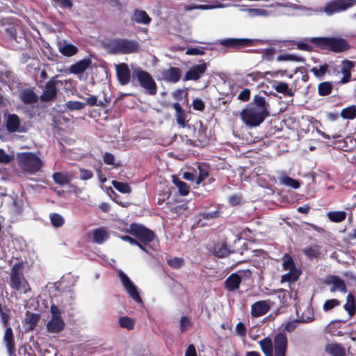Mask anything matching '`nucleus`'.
Segmentation results:
<instances>
[{"instance_id": "27", "label": "nucleus", "mask_w": 356, "mask_h": 356, "mask_svg": "<svg viewBox=\"0 0 356 356\" xmlns=\"http://www.w3.org/2000/svg\"><path fill=\"white\" fill-rule=\"evenodd\" d=\"M21 122L16 114L8 115L6 120V129L10 133H14L19 131Z\"/></svg>"}, {"instance_id": "38", "label": "nucleus", "mask_w": 356, "mask_h": 356, "mask_svg": "<svg viewBox=\"0 0 356 356\" xmlns=\"http://www.w3.org/2000/svg\"><path fill=\"white\" fill-rule=\"evenodd\" d=\"M276 92L286 95L289 97H293L294 93L291 88H289V84L284 82H279L275 87Z\"/></svg>"}, {"instance_id": "4", "label": "nucleus", "mask_w": 356, "mask_h": 356, "mask_svg": "<svg viewBox=\"0 0 356 356\" xmlns=\"http://www.w3.org/2000/svg\"><path fill=\"white\" fill-rule=\"evenodd\" d=\"M23 268L24 264L22 262L16 263L12 266L9 286L15 291L26 293L31 291V287L22 273Z\"/></svg>"}, {"instance_id": "42", "label": "nucleus", "mask_w": 356, "mask_h": 356, "mask_svg": "<svg viewBox=\"0 0 356 356\" xmlns=\"http://www.w3.org/2000/svg\"><path fill=\"white\" fill-rule=\"evenodd\" d=\"M283 268L285 270H291L298 268L296 266L295 262L291 256L288 254H284L283 257Z\"/></svg>"}, {"instance_id": "13", "label": "nucleus", "mask_w": 356, "mask_h": 356, "mask_svg": "<svg viewBox=\"0 0 356 356\" xmlns=\"http://www.w3.org/2000/svg\"><path fill=\"white\" fill-rule=\"evenodd\" d=\"M334 337V321H331L328 325L325 327L322 334L321 339L327 343L325 346V351L334 356V343L332 339Z\"/></svg>"}, {"instance_id": "62", "label": "nucleus", "mask_w": 356, "mask_h": 356, "mask_svg": "<svg viewBox=\"0 0 356 356\" xmlns=\"http://www.w3.org/2000/svg\"><path fill=\"white\" fill-rule=\"evenodd\" d=\"M201 216L205 220H211L218 218L219 216V212L218 211H214L212 212H203Z\"/></svg>"}, {"instance_id": "52", "label": "nucleus", "mask_w": 356, "mask_h": 356, "mask_svg": "<svg viewBox=\"0 0 356 356\" xmlns=\"http://www.w3.org/2000/svg\"><path fill=\"white\" fill-rule=\"evenodd\" d=\"M275 51L276 50L273 47L263 49L261 51L263 59L266 60L268 61H272L273 60Z\"/></svg>"}, {"instance_id": "46", "label": "nucleus", "mask_w": 356, "mask_h": 356, "mask_svg": "<svg viewBox=\"0 0 356 356\" xmlns=\"http://www.w3.org/2000/svg\"><path fill=\"white\" fill-rule=\"evenodd\" d=\"M328 65L325 63L323 65H320L319 67H314L310 71L316 76V77H323L325 76L326 72L328 70Z\"/></svg>"}, {"instance_id": "55", "label": "nucleus", "mask_w": 356, "mask_h": 356, "mask_svg": "<svg viewBox=\"0 0 356 356\" xmlns=\"http://www.w3.org/2000/svg\"><path fill=\"white\" fill-rule=\"evenodd\" d=\"M192 105L193 109L198 111H203L205 108L204 102L200 98L193 99Z\"/></svg>"}, {"instance_id": "50", "label": "nucleus", "mask_w": 356, "mask_h": 356, "mask_svg": "<svg viewBox=\"0 0 356 356\" xmlns=\"http://www.w3.org/2000/svg\"><path fill=\"white\" fill-rule=\"evenodd\" d=\"M318 93L321 96L329 95L332 91V85L329 82H323L318 85Z\"/></svg>"}, {"instance_id": "45", "label": "nucleus", "mask_w": 356, "mask_h": 356, "mask_svg": "<svg viewBox=\"0 0 356 356\" xmlns=\"http://www.w3.org/2000/svg\"><path fill=\"white\" fill-rule=\"evenodd\" d=\"M348 48L349 44L346 40L335 37V52H341Z\"/></svg>"}, {"instance_id": "26", "label": "nucleus", "mask_w": 356, "mask_h": 356, "mask_svg": "<svg viewBox=\"0 0 356 356\" xmlns=\"http://www.w3.org/2000/svg\"><path fill=\"white\" fill-rule=\"evenodd\" d=\"M197 170L198 172L197 175L196 174L197 179H195V184L198 185L209 177L210 167L209 164L206 163H198Z\"/></svg>"}, {"instance_id": "63", "label": "nucleus", "mask_w": 356, "mask_h": 356, "mask_svg": "<svg viewBox=\"0 0 356 356\" xmlns=\"http://www.w3.org/2000/svg\"><path fill=\"white\" fill-rule=\"evenodd\" d=\"M337 290L342 293H346L344 283L339 278L335 276V291Z\"/></svg>"}, {"instance_id": "5", "label": "nucleus", "mask_w": 356, "mask_h": 356, "mask_svg": "<svg viewBox=\"0 0 356 356\" xmlns=\"http://www.w3.org/2000/svg\"><path fill=\"white\" fill-rule=\"evenodd\" d=\"M110 47L113 54H130L139 51L140 44L134 40L118 38L112 41Z\"/></svg>"}, {"instance_id": "16", "label": "nucleus", "mask_w": 356, "mask_h": 356, "mask_svg": "<svg viewBox=\"0 0 356 356\" xmlns=\"http://www.w3.org/2000/svg\"><path fill=\"white\" fill-rule=\"evenodd\" d=\"M269 300H259L251 307V315L252 317H259L265 315L270 310Z\"/></svg>"}, {"instance_id": "2", "label": "nucleus", "mask_w": 356, "mask_h": 356, "mask_svg": "<svg viewBox=\"0 0 356 356\" xmlns=\"http://www.w3.org/2000/svg\"><path fill=\"white\" fill-rule=\"evenodd\" d=\"M265 356H286L288 339L284 330L276 333L273 339L266 337L259 341Z\"/></svg>"}, {"instance_id": "11", "label": "nucleus", "mask_w": 356, "mask_h": 356, "mask_svg": "<svg viewBox=\"0 0 356 356\" xmlns=\"http://www.w3.org/2000/svg\"><path fill=\"white\" fill-rule=\"evenodd\" d=\"M305 40L322 51H334V37H313Z\"/></svg>"}, {"instance_id": "25", "label": "nucleus", "mask_w": 356, "mask_h": 356, "mask_svg": "<svg viewBox=\"0 0 356 356\" xmlns=\"http://www.w3.org/2000/svg\"><path fill=\"white\" fill-rule=\"evenodd\" d=\"M92 60L90 58H84L70 67V72L74 74L83 73L91 65Z\"/></svg>"}, {"instance_id": "54", "label": "nucleus", "mask_w": 356, "mask_h": 356, "mask_svg": "<svg viewBox=\"0 0 356 356\" xmlns=\"http://www.w3.org/2000/svg\"><path fill=\"white\" fill-rule=\"evenodd\" d=\"M10 310L8 309H6V312H4L2 309L1 306L0 305V316L1 321L3 324V326L6 327H10L9 321H10V314H9Z\"/></svg>"}, {"instance_id": "19", "label": "nucleus", "mask_w": 356, "mask_h": 356, "mask_svg": "<svg viewBox=\"0 0 356 356\" xmlns=\"http://www.w3.org/2000/svg\"><path fill=\"white\" fill-rule=\"evenodd\" d=\"M40 319V315L39 314L27 311L25 314L24 318V326L26 327V331H33L35 328Z\"/></svg>"}, {"instance_id": "48", "label": "nucleus", "mask_w": 356, "mask_h": 356, "mask_svg": "<svg viewBox=\"0 0 356 356\" xmlns=\"http://www.w3.org/2000/svg\"><path fill=\"white\" fill-rule=\"evenodd\" d=\"M54 181L60 185H65L70 182V180L66 175L61 172H55L53 174Z\"/></svg>"}, {"instance_id": "36", "label": "nucleus", "mask_w": 356, "mask_h": 356, "mask_svg": "<svg viewBox=\"0 0 356 356\" xmlns=\"http://www.w3.org/2000/svg\"><path fill=\"white\" fill-rule=\"evenodd\" d=\"M356 3V0H335V12L343 11Z\"/></svg>"}, {"instance_id": "3", "label": "nucleus", "mask_w": 356, "mask_h": 356, "mask_svg": "<svg viewBox=\"0 0 356 356\" xmlns=\"http://www.w3.org/2000/svg\"><path fill=\"white\" fill-rule=\"evenodd\" d=\"M17 161L20 169L31 175L39 172L43 165L40 158L35 154L30 152L18 153Z\"/></svg>"}, {"instance_id": "37", "label": "nucleus", "mask_w": 356, "mask_h": 356, "mask_svg": "<svg viewBox=\"0 0 356 356\" xmlns=\"http://www.w3.org/2000/svg\"><path fill=\"white\" fill-rule=\"evenodd\" d=\"M172 182L178 188L179 193L181 195L185 196L189 193L190 187L186 183L175 177H173Z\"/></svg>"}, {"instance_id": "31", "label": "nucleus", "mask_w": 356, "mask_h": 356, "mask_svg": "<svg viewBox=\"0 0 356 356\" xmlns=\"http://www.w3.org/2000/svg\"><path fill=\"white\" fill-rule=\"evenodd\" d=\"M284 46H289V45H297V49L307 51V52H312V51H317L314 49V47L306 42H304L303 41L297 42L294 40H286L283 41Z\"/></svg>"}, {"instance_id": "6", "label": "nucleus", "mask_w": 356, "mask_h": 356, "mask_svg": "<svg viewBox=\"0 0 356 356\" xmlns=\"http://www.w3.org/2000/svg\"><path fill=\"white\" fill-rule=\"evenodd\" d=\"M125 232L134 236L138 239V241H141L144 244H149L156 237L153 231L138 223H131L129 229H126Z\"/></svg>"}, {"instance_id": "53", "label": "nucleus", "mask_w": 356, "mask_h": 356, "mask_svg": "<svg viewBox=\"0 0 356 356\" xmlns=\"http://www.w3.org/2000/svg\"><path fill=\"white\" fill-rule=\"evenodd\" d=\"M204 49L205 47H190L186 49V54L189 56L204 55Z\"/></svg>"}, {"instance_id": "22", "label": "nucleus", "mask_w": 356, "mask_h": 356, "mask_svg": "<svg viewBox=\"0 0 356 356\" xmlns=\"http://www.w3.org/2000/svg\"><path fill=\"white\" fill-rule=\"evenodd\" d=\"M241 282V276L238 273L231 274L225 281V287L229 291L237 290Z\"/></svg>"}, {"instance_id": "44", "label": "nucleus", "mask_w": 356, "mask_h": 356, "mask_svg": "<svg viewBox=\"0 0 356 356\" xmlns=\"http://www.w3.org/2000/svg\"><path fill=\"white\" fill-rule=\"evenodd\" d=\"M112 184L117 191L122 193H129L131 191V187L127 183L113 181Z\"/></svg>"}, {"instance_id": "12", "label": "nucleus", "mask_w": 356, "mask_h": 356, "mask_svg": "<svg viewBox=\"0 0 356 356\" xmlns=\"http://www.w3.org/2000/svg\"><path fill=\"white\" fill-rule=\"evenodd\" d=\"M207 69V64L201 60V63L197 65H193L185 74L183 80L187 81H197L206 72Z\"/></svg>"}, {"instance_id": "24", "label": "nucleus", "mask_w": 356, "mask_h": 356, "mask_svg": "<svg viewBox=\"0 0 356 356\" xmlns=\"http://www.w3.org/2000/svg\"><path fill=\"white\" fill-rule=\"evenodd\" d=\"M172 107L175 110L177 123L181 127H185L187 122V114L186 111L182 108V106L179 102H175L172 104Z\"/></svg>"}, {"instance_id": "56", "label": "nucleus", "mask_w": 356, "mask_h": 356, "mask_svg": "<svg viewBox=\"0 0 356 356\" xmlns=\"http://www.w3.org/2000/svg\"><path fill=\"white\" fill-rule=\"evenodd\" d=\"M80 178L82 180H88L93 177V173L91 170L85 168H79Z\"/></svg>"}, {"instance_id": "32", "label": "nucleus", "mask_w": 356, "mask_h": 356, "mask_svg": "<svg viewBox=\"0 0 356 356\" xmlns=\"http://www.w3.org/2000/svg\"><path fill=\"white\" fill-rule=\"evenodd\" d=\"M289 272L283 275L281 277L282 282H295L301 275V270L299 268L288 270Z\"/></svg>"}, {"instance_id": "51", "label": "nucleus", "mask_w": 356, "mask_h": 356, "mask_svg": "<svg viewBox=\"0 0 356 356\" xmlns=\"http://www.w3.org/2000/svg\"><path fill=\"white\" fill-rule=\"evenodd\" d=\"M54 227H60L64 224L63 218L58 213H52L50 216Z\"/></svg>"}, {"instance_id": "15", "label": "nucleus", "mask_w": 356, "mask_h": 356, "mask_svg": "<svg viewBox=\"0 0 356 356\" xmlns=\"http://www.w3.org/2000/svg\"><path fill=\"white\" fill-rule=\"evenodd\" d=\"M115 70L119 83L122 86L128 84L131 78V72L128 65L124 63H120L116 65Z\"/></svg>"}, {"instance_id": "10", "label": "nucleus", "mask_w": 356, "mask_h": 356, "mask_svg": "<svg viewBox=\"0 0 356 356\" xmlns=\"http://www.w3.org/2000/svg\"><path fill=\"white\" fill-rule=\"evenodd\" d=\"M218 44L234 50L253 44V40L248 38H226L218 40Z\"/></svg>"}, {"instance_id": "58", "label": "nucleus", "mask_w": 356, "mask_h": 356, "mask_svg": "<svg viewBox=\"0 0 356 356\" xmlns=\"http://www.w3.org/2000/svg\"><path fill=\"white\" fill-rule=\"evenodd\" d=\"M250 98V90L248 88L243 89L238 95V99L242 102H248Z\"/></svg>"}, {"instance_id": "61", "label": "nucleus", "mask_w": 356, "mask_h": 356, "mask_svg": "<svg viewBox=\"0 0 356 356\" xmlns=\"http://www.w3.org/2000/svg\"><path fill=\"white\" fill-rule=\"evenodd\" d=\"M103 160L107 165H115V156L111 153L105 152L103 156Z\"/></svg>"}, {"instance_id": "49", "label": "nucleus", "mask_w": 356, "mask_h": 356, "mask_svg": "<svg viewBox=\"0 0 356 356\" xmlns=\"http://www.w3.org/2000/svg\"><path fill=\"white\" fill-rule=\"evenodd\" d=\"M167 263L171 268L179 269L184 265V260L181 257H173L168 259Z\"/></svg>"}, {"instance_id": "9", "label": "nucleus", "mask_w": 356, "mask_h": 356, "mask_svg": "<svg viewBox=\"0 0 356 356\" xmlns=\"http://www.w3.org/2000/svg\"><path fill=\"white\" fill-rule=\"evenodd\" d=\"M56 78L57 76H54L46 83V85L43 88V92L40 97V99L42 102H53L56 99L58 95V89L56 86L58 81L56 80Z\"/></svg>"}, {"instance_id": "64", "label": "nucleus", "mask_w": 356, "mask_h": 356, "mask_svg": "<svg viewBox=\"0 0 356 356\" xmlns=\"http://www.w3.org/2000/svg\"><path fill=\"white\" fill-rule=\"evenodd\" d=\"M11 161V158L6 153L4 149L0 148V163H8Z\"/></svg>"}, {"instance_id": "57", "label": "nucleus", "mask_w": 356, "mask_h": 356, "mask_svg": "<svg viewBox=\"0 0 356 356\" xmlns=\"http://www.w3.org/2000/svg\"><path fill=\"white\" fill-rule=\"evenodd\" d=\"M191 320L186 316H184L180 319V330L181 332L186 331V328L188 326H191Z\"/></svg>"}, {"instance_id": "35", "label": "nucleus", "mask_w": 356, "mask_h": 356, "mask_svg": "<svg viewBox=\"0 0 356 356\" xmlns=\"http://www.w3.org/2000/svg\"><path fill=\"white\" fill-rule=\"evenodd\" d=\"M343 308L348 312L349 316L354 314L355 312V300L353 295L348 293L346 296V302L343 305Z\"/></svg>"}, {"instance_id": "29", "label": "nucleus", "mask_w": 356, "mask_h": 356, "mask_svg": "<svg viewBox=\"0 0 356 356\" xmlns=\"http://www.w3.org/2000/svg\"><path fill=\"white\" fill-rule=\"evenodd\" d=\"M109 238L108 232L104 228H97L92 231V242L102 244Z\"/></svg>"}, {"instance_id": "39", "label": "nucleus", "mask_w": 356, "mask_h": 356, "mask_svg": "<svg viewBox=\"0 0 356 356\" xmlns=\"http://www.w3.org/2000/svg\"><path fill=\"white\" fill-rule=\"evenodd\" d=\"M119 325L121 327L127 329L128 330H132L134 329L135 321L134 318L128 316H122L119 318Z\"/></svg>"}, {"instance_id": "34", "label": "nucleus", "mask_w": 356, "mask_h": 356, "mask_svg": "<svg viewBox=\"0 0 356 356\" xmlns=\"http://www.w3.org/2000/svg\"><path fill=\"white\" fill-rule=\"evenodd\" d=\"M279 181L281 184L289 186L292 188L297 189L300 187V182L297 179H294L286 175H282L279 177Z\"/></svg>"}, {"instance_id": "40", "label": "nucleus", "mask_w": 356, "mask_h": 356, "mask_svg": "<svg viewBox=\"0 0 356 356\" xmlns=\"http://www.w3.org/2000/svg\"><path fill=\"white\" fill-rule=\"evenodd\" d=\"M277 61H293V62H305V58L300 56L286 54H282L277 57Z\"/></svg>"}, {"instance_id": "28", "label": "nucleus", "mask_w": 356, "mask_h": 356, "mask_svg": "<svg viewBox=\"0 0 356 356\" xmlns=\"http://www.w3.org/2000/svg\"><path fill=\"white\" fill-rule=\"evenodd\" d=\"M131 20L137 24H149L152 18L145 10L135 9Z\"/></svg>"}, {"instance_id": "59", "label": "nucleus", "mask_w": 356, "mask_h": 356, "mask_svg": "<svg viewBox=\"0 0 356 356\" xmlns=\"http://www.w3.org/2000/svg\"><path fill=\"white\" fill-rule=\"evenodd\" d=\"M236 332L241 337H245L246 335V327L242 322H238L236 326Z\"/></svg>"}, {"instance_id": "21", "label": "nucleus", "mask_w": 356, "mask_h": 356, "mask_svg": "<svg viewBox=\"0 0 356 356\" xmlns=\"http://www.w3.org/2000/svg\"><path fill=\"white\" fill-rule=\"evenodd\" d=\"M58 49L62 55L67 57L73 56L79 51L78 48L75 45L70 43L67 44L65 40L58 42Z\"/></svg>"}, {"instance_id": "14", "label": "nucleus", "mask_w": 356, "mask_h": 356, "mask_svg": "<svg viewBox=\"0 0 356 356\" xmlns=\"http://www.w3.org/2000/svg\"><path fill=\"white\" fill-rule=\"evenodd\" d=\"M181 77V70L177 67H170L161 72L163 80L169 83H177Z\"/></svg>"}, {"instance_id": "1", "label": "nucleus", "mask_w": 356, "mask_h": 356, "mask_svg": "<svg viewBox=\"0 0 356 356\" xmlns=\"http://www.w3.org/2000/svg\"><path fill=\"white\" fill-rule=\"evenodd\" d=\"M269 108L270 105L266 98L256 95L253 102L241 111V119L249 127H258L270 115Z\"/></svg>"}, {"instance_id": "47", "label": "nucleus", "mask_w": 356, "mask_h": 356, "mask_svg": "<svg viewBox=\"0 0 356 356\" xmlns=\"http://www.w3.org/2000/svg\"><path fill=\"white\" fill-rule=\"evenodd\" d=\"M65 106L67 109L70 111H79L82 110L86 106V103L79 102V101H68L65 104Z\"/></svg>"}, {"instance_id": "41", "label": "nucleus", "mask_w": 356, "mask_h": 356, "mask_svg": "<svg viewBox=\"0 0 356 356\" xmlns=\"http://www.w3.org/2000/svg\"><path fill=\"white\" fill-rule=\"evenodd\" d=\"M302 252L309 259L316 258L320 254V246L318 245H311L305 248Z\"/></svg>"}, {"instance_id": "23", "label": "nucleus", "mask_w": 356, "mask_h": 356, "mask_svg": "<svg viewBox=\"0 0 356 356\" xmlns=\"http://www.w3.org/2000/svg\"><path fill=\"white\" fill-rule=\"evenodd\" d=\"M65 323L63 318H51L47 323V330L50 333L57 334L63 330Z\"/></svg>"}, {"instance_id": "33", "label": "nucleus", "mask_w": 356, "mask_h": 356, "mask_svg": "<svg viewBox=\"0 0 356 356\" xmlns=\"http://www.w3.org/2000/svg\"><path fill=\"white\" fill-rule=\"evenodd\" d=\"M213 253L218 258H223L230 254V251L225 243H218L214 245Z\"/></svg>"}, {"instance_id": "60", "label": "nucleus", "mask_w": 356, "mask_h": 356, "mask_svg": "<svg viewBox=\"0 0 356 356\" xmlns=\"http://www.w3.org/2000/svg\"><path fill=\"white\" fill-rule=\"evenodd\" d=\"M50 310H51V318H62L61 312L58 306H56L54 304L51 305V306L50 307Z\"/></svg>"}, {"instance_id": "20", "label": "nucleus", "mask_w": 356, "mask_h": 356, "mask_svg": "<svg viewBox=\"0 0 356 356\" xmlns=\"http://www.w3.org/2000/svg\"><path fill=\"white\" fill-rule=\"evenodd\" d=\"M195 142L198 143L196 146H204L209 141V138L207 135V128L201 122L197 131H195Z\"/></svg>"}, {"instance_id": "43", "label": "nucleus", "mask_w": 356, "mask_h": 356, "mask_svg": "<svg viewBox=\"0 0 356 356\" xmlns=\"http://www.w3.org/2000/svg\"><path fill=\"white\" fill-rule=\"evenodd\" d=\"M341 116L344 119L353 120L356 117V108L350 106L343 108L341 112Z\"/></svg>"}, {"instance_id": "18", "label": "nucleus", "mask_w": 356, "mask_h": 356, "mask_svg": "<svg viewBox=\"0 0 356 356\" xmlns=\"http://www.w3.org/2000/svg\"><path fill=\"white\" fill-rule=\"evenodd\" d=\"M3 341L6 343L7 352L9 356H12L15 352V343L14 341V334L11 327L6 328Z\"/></svg>"}, {"instance_id": "8", "label": "nucleus", "mask_w": 356, "mask_h": 356, "mask_svg": "<svg viewBox=\"0 0 356 356\" xmlns=\"http://www.w3.org/2000/svg\"><path fill=\"white\" fill-rule=\"evenodd\" d=\"M120 281L130 297L136 302L141 303L142 298L140 296L137 286L131 282L129 277L122 270L118 273Z\"/></svg>"}, {"instance_id": "17", "label": "nucleus", "mask_w": 356, "mask_h": 356, "mask_svg": "<svg viewBox=\"0 0 356 356\" xmlns=\"http://www.w3.org/2000/svg\"><path fill=\"white\" fill-rule=\"evenodd\" d=\"M354 67L353 63L349 60L343 61L341 70L337 74V76L342 75L340 78V80L338 81V83L344 84L348 83L351 77L350 70Z\"/></svg>"}, {"instance_id": "30", "label": "nucleus", "mask_w": 356, "mask_h": 356, "mask_svg": "<svg viewBox=\"0 0 356 356\" xmlns=\"http://www.w3.org/2000/svg\"><path fill=\"white\" fill-rule=\"evenodd\" d=\"M21 100L26 104H32L38 102V97L33 90L25 89L21 92Z\"/></svg>"}, {"instance_id": "7", "label": "nucleus", "mask_w": 356, "mask_h": 356, "mask_svg": "<svg viewBox=\"0 0 356 356\" xmlns=\"http://www.w3.org/2000/svg\"><path fill=\"white\" fill-rule=\"evenodd\" d=\"M134 76L138 79L140 86L150 95H155L157 92V86L149 73L145 70L135 71Z\"/></svg>"}]
</instances>
